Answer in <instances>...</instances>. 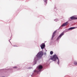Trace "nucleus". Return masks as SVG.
<instances>
[{
    "label": "nucleus",
    "instance_id": "obj_1",
    "mask_svg": "<svg viewBox=\"0 0 77 77\" xmlns=\"http://www.w3.org/2000/svg\"><path fill=\"white\" fill-rule=\"evenodd\" d=\"M43 54V52H42L41 51L39 52L35 56V59H34L35 60V61L38 60V59H40V58H41Z\"/></svg>",
    "mask_w": 77,
    "mask_h": 77
},
{
    "label": "nucleus",
    "instance_id": "obj_2",
    "mask_svg": "<svg viewBox=\"0 0 77 77\" xmlns=\"http://www.w3.org/2000/svg\"><path fill=\"white\" fill-rule=\"evenodd\" d=\"M57 59L58 60H59L58 59V57L56 55H53V57L51 56L50 58L49 59V60H53V61H56V59Z\"/></svg>",
    "mask_w": 77,
    "mask_h": 77
},
{
    "label": "nucleus",
    "instance_id": "obj_3",
    "mask_svg": "<svg viewBox=\"0 0 77 77\" xmlns=\"http://www.w3.org/2000/svg\"><path fill=\"white\" fill-rule=\"evenodd\" d=\"M43 67L42 65H40L38 66V69L37 70H34L35 72H40L41 71V69Z\"/></svg>",
    "mask_w": 77,
    "mask_h": 77
},
{
    "label": "nucleus",
    "instance_id": "obj_4",
    "mask_svg": "<svg viewBox=\"0 0 77 77\" xmlns=\"http://www.w3.org/2000/svg\"><path fill=\"white\" fill-rule=\"evenodd\" d=\"M64 34V33L63 32H62V33H61L59 35V36L58 38H57V40H59V39H60V38H61V37H62V36H63Z\"/></svg>",
    "mask_w": 77,
    "mask_h": 77
},
{
    "label": "nucleus",
    "instance_id": "obj_5",
    "mask_svg": "<svg viewBox=\"0 0 77 77\" xmlns=\"http://www.w3.org/2000/svg\"><path fill=\"white\" fill-rule=\"evenodd\" d=\"M45 46V44H44V43H42L41 45V47L42 49H44Z\"/></svg>",
    "mask_w": 77,
    "mask_h": 77
},
{
    "label": "nucleus",
    "instance_id": "obj_6",
    "mask_svg": "<svg viewBox=\"0 0 77 77\" xmlns=\"http://www.w3.org/2000/svg\"><path fill=\"white\" fill-rule=\"evenodd\" d=\"M68 22H67L66 23H64L63 24L62 26V27H63V26H66L68 25Z\"/></svg>",
    "mask_w": 77,
    "mask_h": 77
},
{
    "label": "nucleus",
    "instance_id": "obj_7",
    "mask_svg": "<svg viewBox=\"0 0 77 77\" xmlns=\"http://www.w3.org/2000/svg\"><path fill=\"white\" fill-rule=\"evenodd\" d=\"M70 19H71L72 20H77V17H74V16H72L70 17Z\"/></svg>",
    "mask_w": 77,
    "mask_h": 77
},
{
    "label": "nucleus",
    "instance_id": "obj_8",
    "mask_svg": "<svg viewBox=\"0 0 77 77\" xmlns=\"http://www.w3.org/2000/svg\"><path fill=\"white\" fill-rule=\"evenodd\" d=\"M75 29V27H71L69 29V30H72V29Z\"/></svg>",
    "mask_w": 77,
    "mask_h": 77
},
{
    "label": "nucleus",
    "instance_id": "obj_9",
    "mask_svg": "<svg viewBox=\"0 0 77 77\" xmlns=\"http://www.w3.org/2000/svg\"><path fill=\"white\" fill-rule=\"evenodd\" d=\"M55 36V34H53V35L52 37V38H51L52 40L53 39V38H54V37Z\"/></svg>",
    "mask_w": 77,
    "mask_h": 77
},
{
    "label": "nucleus",
    "instance_id": "obj_10",
    "mask_svg": "<svg viewBox=\"0 0 77 77\" xmlns=\"http://www.w3.org/2000/svg\"><path fill=\"white\" fill-rule=\"evenodd\" d=\"M74 65H77V62L76 61H74Z\"/></svg>",
    "mask_w": 77,
    "mask_h": 77
},
{
    "label": "nucleus",
    "instance_id": "obj_11",
    "mask_svg": "<svg viewBox=\"0 0 77 77\" xmlns=\"http://www.w3.org/2000/svg\"><path fill=\"white\" fill-rule=\"evenodd\" d=\"M50 54L52 55V54H53V51H51L50 52Z\"/></svg>",
    "mask_w": 77,
    "mask_h": 77
},
{
    "label": "nucleus",
    "instance_id": "obj_12",
    "mask_svg": "<svg viewBox=\"0 0 77 77\" xmlns=\"http://www.w3.org/2000/svg\"><path fill=\"white\" fill-rule=\"evenodd\" d=\"M44 2H45V3L46 5H47V0H44Z\"/></svg>",
    "mask_w": 77,
    "mask_h": 77
},
{
    "label": "nucleus",
    "instance_id": "obj_13",
    "mask_svg": "<svg viewBox=\"0 0 77 77\" xmlns=\"http://www.w3.org/2000/svg\"><path fill=\"white\" fill-rule=\"evenodd\" d=\"M56 31H54V32L53 34H54L55 35V34H56Z\"/></svg>",
    "mask_w": 77,
    "mask_h": 77
},
{
    "label": "nucleus",
    "instance_id": "obj_14",
    "mask_svg": "<svg viewBox=\"0 0 77 77\" xmlns=\"http://www.w3.org/2000/svg\"><path fill=\"white\" fill-rule=\"evenodd\" d=\"M17 68V66H15L14 67V68Z\"/></svg>",
    "mask_w": 77,
    "mask_h": 77
}]
</instances>
